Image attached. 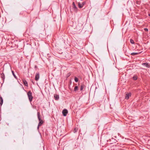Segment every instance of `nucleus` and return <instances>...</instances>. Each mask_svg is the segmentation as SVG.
<instances>
[{
    "label": "nucleus",
    "mask_w": 150,
    "mask_h": 150,
    "mask_svg": "<svg viewBox=\"0 0 150 150\" xmlns=\"http://www.w3.org/2000/svg\"><path fill=\"white\" fill-rule=\"evenodd\" d=\"M40 112H37V116L38 119L39 121L38 123L39 126H41L43 123V121L41 119V118L40 117Z\"/></svg>",
    "instance_id": "f257e3e1"
},
{
    "label": "nucleus",
    "mask_w": 150,
    "mask_h": 150,
    "mask_svg": "<svg viewBox=\"0 0 150 150\" xmlns=\"http://www.w3.org/2000/svg\"><path fill=\"white\" fill-rule=\"evenodd\" d=\"M27 95L29 101L31 102L33 99L32 93L30 91H28L27 93Z\"/></svg>",
    "instance_id": "f03ea898"
},
{
    "label": "nucleus",
    "mask_w": 150,
    "mask_h": 150,
    "mask_svg": "<svg viewBox=\"0 0 150 150\" xmlns=\"http://www.w3.org/2000/svg\"><path fill=\"white\" fill-rule=\"evenodd\" d=\"M86 2L85 1H84L82 2L81 3L80 2H78V5L79 6V8H82L83 6L86 4Z\"/></svg>",
    "instance_id": "7ed1b4c3"
},
{
    "label": "nucleus",
    "mask_w": 150,
    "mask_h": 150,
    "mask_svg": "<svg viewBox=\"0 0 150 150\" xmlns=\"http://www.w3.org/2000/svg\"><path fill=\"white\" fill-rule=\"evenodd\" d=\"M40 78V74L39 72H37L36 73L35 77V80L36 81H38L39 79Z\"/></svg>",
    "instance_id": "20e7f679"
},
{
    "label": "nucleus",
    "mask_w": 150,
    "mask_h": 150,
    "mask_svg": "<svg viewBox=\"0 0 150 150\" xmlns=\"http://www.w3.org/2000/svg\"><path fill=\"white\" fill-rule=\"evenodd\" d=\"M62 113L63 116H67V114L68 113V111L66 109H64L63 110Z\"/></svg>",
    "instance_id": "39448f33"
},
{
    "label": "nucleus",
    "mask_w": 150,
    "mask_h": 150,
    "mask_svg": "<svg viewBox=\"0 0 150 150\" xmlns=\"http://www.w3.org/2000/svg\"><path fill=\"white\" fill-rule=\"evenodd\" d=\"M142 65L143 66H144L147 68L150 67V64L148 63H143L142 64Z\"/></svg>",
    "instance_id": "423d86ee"
},
{
    "label": "nucleus",
    "mask_w": 150,
    "mask_h": 150,
    "mask_svg": "<svg viewBox=\"0 0 150 150\" xmlns=\"http://www.w3.org/2000/svg\"><path fill=\"white\" fill-rule=\"evenodd\" d=\"M72 7L76 11H77V8L74 2H73L72 3Z\"/></svg>",
    "instance_id": "0eeeda50"
},
{
    "label": "nucleus",
    "mask_w": 150,
    "mask_h": 150,
    "mask_svg": "<svg viewBox=\"0 0 150 150\" xmlns=\"http://www.w3.org/2000/svg\"><path fill=\"white\" fill-rule=\"evenodd\" d=\"M24 84L26 86L28 87V82L25 79H23L22 80Z\"/></svg>",
    "instance_id": "6e6552de"
},
{
    "label": "nucleus",
    "mask_w": 150,
    "mask_h": 150,
    "mask_svg": "<svg viewBox=\"0 0 150 150\" xmlns=\"http://www.w3.org/2000/svg\"><path fill=\"white\" fill-rule=\"evenodd\" d=\"M54 98L56 100H58L59 99V95L57 94H54Z\"/></svg>",
    "instance_id": "1a4fd4ad"
},
{
    "label": "nucleus",
    "mask_w": 150,
    "mask_h": 150,
    "mask_svg": "<svg viewBox=\"0 0 150 150\" xmlns=\"http://www.w3.org/2000/svg\"><path fill=\"white\" fill-rule=\"evenodd\" d=\"M131 96V93H127L126 95V96H125V98L126 99H128L129 97H130Z\"/></svg>",
    "instance_id": "9d476101"
},
{
    "label": "nucleus",
    "mask_w": 150,
    "mask_h": 150,
    "mask_svg": "<svg viewBox=\"0 0 150 150\" xmlns=\"http://www.w3.org/2000/svg\"><path fill=\"white\" fill-rule=\"evenodd\" d=\"M1 78L2 80L4 81L5 79V76L4 74L3 73L1 74Z\"/></svg>",
    "instance_id": "9b49d317"
},
{
    "label": "nucleus",
    "mask_w": 150,
    "mask_h": 150,
    "mask_svg": "<svg viewBox=\"0 0 150 150\" xmlns=\"http://www.w3.org/2000/svg\"><path fill=\"white\" fill-rule=\"evenodd\" d=\"M0 105L1 106L2 105L3 102V99L1 97H0Z\"/></svg>",
    "instance_id": "f8f14e48"
},
{
    "label": "nucleus",
    "mask_w": 150,
    "mask_h": 150,
    "mask_svg": "<svg viewBox=\"0 0 150 150\" xmlns=\"http://www.w3.org/2000/svg\"><path fill=\"white\" fill-rule=\"evenodd\" d=\"M138 78L137 76L136 75H135L133 77V79L134 80H137V79Z\"/></svg>",
    "instance_id": "ddd939ff"
},
{
    "label": "nucleus",
    "mask_w": 150,
    "mask_h": 150,
    "mask_svg": "<svg viewBox=\"0 0 150 150\" xmlns=\"http://www.w3.org/2000/svg\"><path fill=\"white\" fill-rule=\"evenodd\" d=\"M11 72L12 73V74L13 75V76H14V78L16 79H17V77L16 76V75H15V74L14 71H13L12 70Z\"/></svg>",
    "instance_id": "4468645a"
},
{
    "label": "nucleus",
    "mask_w": 150,
    "mask_h": 150,
    "mask_svg": "<svg viewBox=\"0 0 150 150\" xmlns=\"http://www.w3.org/2000/svg\"><path fill=\"white\" fill-rule=\"evenodd\" d=\"M85 86L83 84H82L81 86L80 90L82 91L84 88Z\"/></svg>",
    "instance_id": "2eb2a0df"
},
{
    "label": "nucleus",
    "mask_w": 150,
    "mask_h": 150,
    "mask_svg": "<svg viewBox=\"0 0 150 150\" xmlns=\"http://www.w3.org/2000/svg\"><path fill=\"white\" fill-rule=\"evenodd\" d=\"M140 53L133 52L131 53V55H135L139 54Z\"/></svg>",
    "instance_id": "dca6fc26"
},
{
    "label": "nucleus",
    "mask_w": 150,
    "mask_h": 150,
    "mask_svg": "<svg viewBox=\"0 0 150 150\" xmlns=\"http://www.w3.org/2000/svg\"><path fill=\"white\" fill-rule=\"evenodd\" d=\"M78 87L77 86H75L74 87V91L76 92V91H77L78 90Z\"/></svg>",
    "instance_id": "f3484780"
},
{
    "label": "nucleus",
    "mask_w": 150,
    "mask_h": 150,
    "mask_svg": "<svg viewBox=\"0 0 150 150\" xmlns=\"http://www.w3.org/2000/svg\"><path fill=\"white\" fill-rule=\"evenodd\" d=\"M74 80L76 82H77L78 81L79 79L77 77H74Z\"/></svg>",
    "instance_id": "a211bd4d"
},
{
    "label": "nucleus",
    "mask_w": 150,
    "mask_h": 150,
    "mask_svg": "<svg viewBox=\"0 0 150 150\" xmlns=\"http://www.w3.org/2000/svg\"><path fill=\"white\" fill-rule=\"evenodd\" d=\"M130 42L132 43V44H134V41L132 39H131L130 40Z\"/></svg>",
    "instance_id": "6ab92c4d"
},
{
    "label": "nucleus",
    "mask_w": 150,
    "mask_h": 150,
    "mask_svg": "<svg viewBox=\"0 0 150 150\" xmlns=\"http://www.w3.org/2000/svg\"><path fill=\"white\" fill-rule=\"evenodd\" d=\"M71 73L70 72L68 73L66 76L67 78H68V77L69 76H70V75H71Z\"/></svg>",
    "instance_id": "aec40b11"
},
{
    "label": "nucleus",
    "mask_w": 150,
    "mask_h": 150,
    "mask_svg": "<svg viewBox=\"0 0 150 150\" xmlns=\"http://www.w3.org/2000/svg\"><path fill=\"white\" fill-rule=\"evenodd\" d=\"M144 30L145 31H148V29L147 28H144Z\"/></svg>",
    "instance_id": "412c9836"
},
{
    "label": "nucleus",
    "mask_w": 150,
    "mask_h": 150,
    "mask_svg": "<svg viewBox=\"0 0 150 150\" xmlns=\"http://www.w3.org/2000/svg\"><path fill=\"white\" fill-rule=\"evenodd\" d=\"M39 126H39V125H38V126L37 127V129L38 130H39Z\"/></svg>",
    "instance_id": "4be33fe9"
},
{
    "label": "nucleus",
    "mask_w": 150,
    "mask_h": 150,
    "mask_svg": "<svg viewBox=\"0 0 150 150\" xmlns=\"http://www.w3.org/2000/svg\"><path fill=\"white\" fill-rule=\"evenodd\" d=\"M76 132V129L75 128V131H74V132L75 133V132Z\"/></svg>",
    "instance_id": "5701e85b"
},
{
    "label": "nucleus",
    "mask_w": 150,
    "mask_h": 150,
    "mask_svg": "<svg viewBox=\"0 0 150 150\" xmlns=\"http://www.w3.org/2000/svg\"><path fill=\"white\" fill-rule=\"evenodd\" d=\"M149 16H150V13L149 14Z\"/></svg>",
    "instance_id": "b1692460"
},
{
    "label": "nucleus",
    "mask_w": 150,
    "mask_h": 150,
    "mask_svg": "<svg viewBox=\"0 0 150 150\" xmlns=\"http://www.w3.org/2000/svg\"><path fill=\"white\" fill-rule=\"evenodd\" d=\"M32 83H33V82L32 81Z\"/></svg>",
    "instance_id": "393cba45"
}]
</instances>
